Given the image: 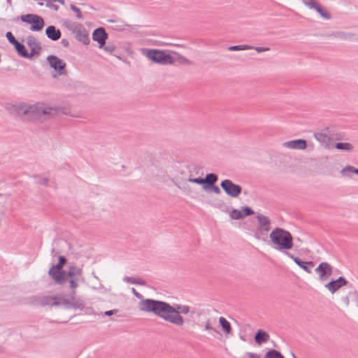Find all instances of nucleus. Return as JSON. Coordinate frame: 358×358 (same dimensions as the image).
Wrapping results in <instances>:
<instances>
[{"label": "nucleus", "mask_w": 358, "mask_h": 358, "mask_svg": "<svg viewBox=\"0 0 358 358\" xmlns=\"http://www.w3.org/2000/svg\"><path fill=\"white\" fill-rule=\"evenodd\" d=\"M64 24L69 31L75 34L76 40L85 45L90 44L89 33L83 24L69 20H65Z\"/></svg>", "instance_id": "nucleus-4"}, {"label": "nucleus", "mask_w": 358, "mask_h": 358, "mask_svg": "<svg viewBox=\"0 0 358 358\" xmlns=\"http://www.w3.org/2000/svg\"><path fill=\"white\" fill-rule=\"evenodd\" d=\"M257 52H263L266 51H268L270 49L266 47H254V48Z\"/></svg>", "instance_id": "nucleus-48"}, {"label": "nucleus", "mask_w": 358, "mask_h": 358, "mask_svg": "<svg viewBox=\"0 0 358 358\" xmlns=\"http://www.w3.org/2000/svg\"><path fill=\"white\" fill-rule=\"evenodd\" d=\"M48 181H49V179L48 178H43V182H44L45 185H48Z\"/></svg>", "instance_id": "nucleus-55"}, {"label": "nucleus", "mask_w": 358, "mask_h": 358, "mask_svg": "<svg viewBox=\"0 0 358 358\" xmlns=\"http://www.w3.org/2000/svg\"><path fill=\"white\" fill-rule=\"evenodd\" d=\"M314 10H315L325 20H330L331 18V14L327 10V9L322 6L320 3H319Z\"/></svg>", "instance_id": "nucleus-28"}, {"label": "nucleus", "mask_w": 358, "mask_h": 358, "mask_svg": "<svg viewBox=\"0 0 358 358\" xmlns=\"http://www.w3.org/2000/svg\"><path fill=\"white\" fill-rule=\"evenodd\" d=\"M208 189H210L212 192H213L216 194H220L221 193V190H220V187L218 186L215 185V184L209 186L208 187Z\"/></svg>", "instance_id": "nucleus-45"}, {"label": "nucleus", "mask_w": 358, "mask_h": 358, "mask_svg": "<svg viewBox=\"0 0 358 358\" xmlns=\"http://www.w3.org/2000/svg\"><path fill=\"white\" fill-rule=\"evenodd\" d=\"M325 287L332 294L335 293L340 289V287H338V282H336V280H331L330 282L327 283L325 285Z\"/></svg>", "instance_id": "nucleus-31"}, {"label": "nucleus", "mask_w": 358, "mask_h": 358, "mask_svg": "<svg viewBox=\"0 0 358 358\" xmlns=\"http://www.w3.org/2000/svg\"><path fill=\"white\" fill-rule=\"evenodd\" d=\"M54 2H58V3H60L61 4H64V3H65L64 0H54Z\"/></svg>", "instance_id": "nucleus-54"}, {"label": "nucleus", "mask_w": 358, "mask_h": 358, "mask_svg": "<svg viewBox=\"0 0 358 358\" xmlns=\"http://www.w3.org/2000/svg\"><path fill=\"white\" fill-rule=\"evenodd\" d=\"M345 302L346 305H348V304H349V299H348V297H345Z\"/></svg>", "instance_id": "nucleus-56"}, {"label": "nucleus", "mask_w": 358, "mask_h": 358, "mask_svg": "<svg viewBox=\"0 0 358 358\" xmlns=\"http://www.w3.org/2000/svg\"><path fill=\"white\" fill-rule=\"evenodd\" d=\"M289 258L293 259L296 264H297L300 268L304 270L308 273H311V268L314 266V263L312 261L309 262H303L299 257H294L291 253L286 252L285 253Z\"/></svg>", "instance_id": "nucleus-16"}, {"label": "nucleus", "mask_w": 358, "mask_h": 358, "mask_svg": "<svg viewBox=\"0 0 358 358\" xmlns=\"http://www.w3.org/2000/svg\"><path fill=\"white\" fill-rule=\"evenodd\" d=\"M70 8L71 10L74 11L76 13L77 18L83 19V16L79 8H78L73 4H70Z\"/></svg>", "instance_id": "nucleus-41"}, {"label": "nucleus", "mask_w": 358, "mask_h": 358, "mask_svg": "<svg viewBox=\"0 0 358 358\" xmlns=\"http://www.w3.org/2000/svg\"><path fill=\"white\" fill-rule=\"evenodd\" d=\"M171 182L179 189L184 192L185 195L189 196L192 194L193 189L186 182H180L176 178H171Z\"/></svg>", "instance_id": "nucleus-19"}, {"label": "nucleus", "mask_w": 358, "mask_h": 358, "mask_svg": "<svg viewBox=\"0 0 358 358\" xmlns=\"http://www.w3.org/2000/svg\"><path fill=\"white\" fill-rule=\"evenodd\" d=\"M102 48H103L106 51L109 52H113L115 50V46L113 44L104 45Z\"/></svg>", "instance_id": "nucleus-46"}, {"label": "nucleus", "mask_w": 358, "mask_h": 358, "mask_svg": "<svg viewBox=\"0 0 358 358\" xmlns=\"http://www.w3.org/2000/svg\"><path fill=\"white\" fill-rule=\"evenodd\" d=\"M335 148L345 151H352L353 150V146L349 143H337Z\"/></svg>", "instance_id": "nucleus-33"}, {"label": "nucleus", "mask_w": 358, "mask_h": 358, "mask_svg": "<svg viewBox=\"0 0 358 358\" xmlns=\"http://www.w3.org/2000/svg\"><path fill=\"white\" fill-rule=\"evenodd\" d=\"M152 176L156 180L159 182H164L169 178L166 170L157 166H155L152 169Z\"/></svg>", "instance_id": "nucleus-20"}, {"label": "nucleus", "mask_w": 358, "mask_h": 358, "mask_svg": "<svg viewBox=\"0 0 358 358\" xmlns=\"http://www.w3.org/2000/svg\"><path fill=\"white\" fill-rule=\"evenodd\" d=\"M48 38L52 41H57L61 38L62 34L59 29L53 25L48 26L45 29Z\"/></svg>", "instance_id": "nucleus-21"}, {"label": "nucleus", "mask_w": 358, "mask_h": 358, "mask_svg": "<svg viewBox=\"0 0 358 358\" xmlns=\"http://www.w3.org/2000/svg\"><path fill=\"white\" fill-rule=\"evenodd\" d=\"M357 301H358V295H357Z\"/></svg>", "instance_id": "nucleus-62"}, {"label": "nucleus", "mask_w": 358, "mask_h": 358, "mask_svg": "<svg viewBox=\"0 0 358 358\" xmlns=\"http://www.w3.org/2000/svg\"><path fill=\"white\" fill-rule=\"evenodd\" d=\"M219 323L222 327L223 331L227 334H230L231 333V327L230 323L223 317H220L219 318Z\"/></svg>", "instance_id": "nucleus-29"}, {"label": "nucleus", "mask_w": 358, "mask_h": 358, "mask_svg": "<svg viewBox=\"0 0 358 358\" xmlns=\"http://www.w3.org/2000/svg\"><path fill=\"white\" fill-rule=\"evenodd\" d=\"M46 6L53 8L55 10H57L59 8L58 6L52 4L50 2H48L46 3Z\"/></svg>", "instance_id": "nucleus-52"}, {"label": "nucleus", "mask_w": 358, "mask_h": 358, "mask_svg": "<svg viewBox=\"0 0 358 358\" xmlns=\"http://www.w3.org/2000/svg\"><path fill=\"white\" fill-rule=\"evenodd\" d=\"M254 47L249 45H232L227 48L229 51H239V50H253Z\"/></svg>", "instance_id": "nucleus-32"}, {"label": "nucleus", "mask_w": 358, "mask_h": 358, "mask_svg": "<svg viewBox=\"0 0 358 358\" xmlns=\"http://www.w3.org/2000/svg\"><path fill=\"white\" fill-rule=\"evenodd\" d=\"M257 219L259 226L257 227L255 236L257 239H261L260 235L266 234L271 229V221L266 215L257 213Z\"/></svg>", "instance_id": "nucleus-9"}, {"label": "nucleus", "mask_w": 358, "mask_h": 358, "mask_svg": "<svg viewBox=\"0 0 358 358\" xmlns=\"http://www.w3.org/2000/svg\"><path fill=\"white\" fill-rule=\"evenodd\" d=\"M61 43L64 48H67L69 45V42L66 38H62L61 41Z\"/></svg>", "instance_id": "nucleus-51"}, {"label": "nucleus", "mask_w": 358, "mask_h": 358, "mask_svg": "<svg viewBox=\"0 0 358 358\" xmlns=\"http://www.w3.org/2000/svg\"><path fill=\"white\" fill-rule=\"evenodd\" d=\"M57 302L59 303V306L64 305L67 308H71V297L69 299H66L64 297H57Z\"/></svg>", "instance_id": "nucleus-36"}, {"label": "nucleus", "mask_w": 358, "mask_h": 358, "mask_svg": "<svg viewBox=\"0 0 358 358\" xmlns=\"http://www.w3.org/2000/svg\"><path fill=\"white\" fill-rule=\"evenodd\" d=\"M187 181L192 183H196L198 185H202L203 189H204V180L202 178H189Z\"/></svg>", "instance_id": "nucleus-39"}, {"label": "nucleus", "mask_w": 358, "mask_h": 358, "mask_svg": "<svg viewBox=\"0 0 358 358\" xmlns=\"http://www.w3.org/2000/svg\"><path fill=\"white\" fill-rule=\"evenodd\" d=\"M220 186L226 194L231 197H238L242 192L241 186L234 183L229 179L222 180L220 183Z\"/></svg>", "instance_id": "nucleus-8"}, {"label": "nucleus", "mask_w": 358, "mask_h": 358, "mask_svg": "<svg viewBox=\"0 0 358 358\" xmlns=\"http://www.w3.org/2000/svg\"><path fill=\"white\" fill-rule=\"evenodd\" d=\"M117 312H118L117 309H113V310H110L106 311L104 313V314H105V315L110 316V315L116 314Z\"/></svg>", "instance_id": "nucleus-49"}, {"label": "nucleus", "mask_w": 358, "mask_h": 358, "mask_svg": "<svg viewBox=\"0 0 358 358\" xmlns=\"http://www.w3.org/2000/svg\"><path fill=\"white\" fill-rule=\"evenodd\" d=\"M204 180V189L207 190L208 187L213 184H215V182L218 180V177L215 173H207L206 175Z\"/></svg>", "instance_id": "nucleus-24"}, {"label": "nucleus", "mask_w": 358, "mask_h": 358, "mask_svg": "<svg viewBox=\"0 0 358 358\" xmlns=\"http://www.w3.org/2000/svg\"><path fill=\"white\" fill-rule=\"evenodd\" d=\"M269 238L278 250H288L294 246L291 233L284 229L274 228L270 233Z\"/></svg>", "instance_id": "nucleus-3"}, {"label": "nucleus", "mask_w": 358, "mask_h": 358, "mask_svg": "<svg viewBox=\"0 0 358 358\" xmlns=\"http://www.w3.org/2000/svg\"><path fill=\"white\" fill-rule=\"evenodd\" d=\"M38 5H39V6H43V2H41V1H39Z\"/></svg>", "instance_id": "nucleus-58"}, {"label": "nucleus", "mask_w": 358, "mask_h": 358, "mask_svg": "<svg viewBox=\"0 0 358 358\" xmlns=\"http://www.w3.org/2000/svg\"><path fill=\"white\" fill-rule=\"evenodd\" d=\"M108 35L103 27H99L92 32V39L99 43V47L102 48L106 45Z\"/></svg>", "instance_id": "nucleus-14"}, {"label": "nucleus", "mask_w": 358, "mask_h": 358, "mask_svg": "<svg viewBox=\"0 0 358 358\" xmlns=\"http://www.w3.org/2000/svg\"><path fill=\"white\" fill-rule=\"evenodd\" d=\"M205 329L208 331H212L213 333L220 334V333L218 330H217L215 328L213 327L210 325L209 320H208L205 324Z\"/></svg>", "instance_id": "nucleus-43"}, {"label": "nucleus", "mask_w": 358, "mask_h": 358, "mask_svg": "<svg viewBox=\"0 0 358 358\" xmlns=\"http://www.w3.org/2000/svg\"><path fill=\"white\" fill-rule=\"evenodd\" d=\"M315 271L318 275V280L324 282L332 275L333 268L329 263L323 262L317 266Z\"/></svg>", "instance_id": "nucleus-10"}, {"label": "nucleus", "mask_w": 358, "mask_h": 358, "mask_svg": "<svg viewBox=\"0 0 358 358\" xmlns=\"http://www.w3.org/2000/svg\"><path fill=\"white\" fill-rule=\"evenodd\" d=\"M291 355H292V358H297L294 352H292Z\"/></svg>", "instance_id": "nucleus-57"}, {"label": "nucleus", "mask_w": 358, "mask_h": 358, "mask_svg": "<svg viewBox=\"0 0 358 358\" xmlns=\"http://www.w3.org/2000/svg\"><path fill=\"white\" fill-rule=\"evenodd\" d=\"M6 37L9 41V43L13 45L17 42V40L15 38V36L10 31H8L6 34Z\"/></svg>", "instance_id": "nucleus-42"}, {"label": "nucleus", "mask_w": 358, "mask_h": 358, "mask_svg": "<svg viewBox=\"0 0 358 358\" xmlns=\"http://www.w3.org/2000/svg\"><path fill=\"white\" fill-rule=\"evenodd\" d=\"M340 173L343 177L351 178L352 173L358 176V169L353 166L348 165L341 169Z\"/></svg>", "instance_id": "nucleus-25"}, {"label": "nucleus", "mask_w": 358, "mask_h": 358, "mask_svg": "<svg viewBox=\"0 0 358 358\" xmlns=\"http://www.w3.org/2000/svg\"><path fill=\"white\" fill-rule=\"evenodd\" d=\"M38 5H39V6H43V2H41V1H39Z\"/></svg>", "instance_id": "nucleus-59"}, {"label": "nucleus", "mask_w": 358, "mask_h": 358, "mask_svg": "<svg viewBox=\"0 0 358 358\" xmlns=\"http://www.w3.org/2000/svg\"><path fill=\"white\" fill-rule=\"evenodd\" d=\"M336 281L338 282V287H340V288L348 284L346 279L342 276H340L338 279L336 280Z\"/></svg>", "instance_id": "nucleus-44"}, {"label": "nucleus", "mask_w": 358, "mask_h": 358, "mask_svg": "<svg viewBox=\"0 0 358 358\" xmlns=\"http://www.w3.org/2000/svg\"><path fill=\"white\" fill-rule=\"evenodd\" d=\"M20 20L24 22L31 24L30 30L32 31H39L42 30L45 25L43 17L36 14L21 15Z\"/></svg>", "instance_id": "nucleus-7"}, {"label": "nucleus", "mask_w": 358, "mask_h": 358, "mask_svg": "<svg viewBox=\"0 0 358 358\" xmlns=\"http://www.w3.org/2000/svg\"><path fill=\"white\" fill-rule=\"evenodd\" d=\"M124 281L131 283V284H134V285H146V282L141 278H136L135 279L132 277H129V276L124 277Z\"/></svg>", "instance_id": "nucleus-30"}, {"label": "nucleus", "mask_w": 358, "mask_h": 358, "mask_svg": "<svg viewBox=\"0 0 358 358\" xmlns=\"http://www.w3.org/2000/svg\"><path fill=\"white\" fill-rule=\"evenodd\" d=\"M8 110L10 114L29 121H44L61 112L59 108L50 107L40 103L34 105L16 103L9 107Z\"/></svg>", "instance_id": "nucleus-2"}, {"label": "nucleus", "mask_w": 358, "mask_h": 358, "mask_svg": "<svg viewBox=\"0 0 358 358\" xmlns=\"http://www.w3.org/2000/svg\"><path fill=\"white\" fill-rule=\"evenodd\" d=\"M66 263V259L64 256H59L58 263L56 265H53L55 268L62 269L65 264Z\"/></svg>", "instance_id": "nucleus-38"}, {"label": "nucleus", "mask_w": 358, "mask_h": 358, "mask_svg": "<svg viewBox=\"0 0 358 358\" xmlns=\"http://www.w3.org/2000/svg\"><path fill=\"white\" fill-rule=\"evenodd\" d=\"M229 217L232 220H241L244 218L242 212L237 209H233L229 213Z\"/></svg>", "instance_id": "nucleus-35"}, {"label": "nucleus", "mask_w": 358, "mask_h": 358, "mask_svg": "<svg viewBox=\"0 0 358 358\" xmlns=\"http://www.w3.org/2000/svg\"><path fill=\"white\" fill-rule=\"evenodd\" d=\"M27 43L31 49V52L29 53V57L31 58L35 55H39L41 50L40 43L34 36H28L27 38Z\"/></svg>", "instance_id": "nucleus-15"}, {"label": "nucleus", "mask_w": 358, "mask_h": 358, "mask_svg": "<svg viewBox=\"0 0 358 358\" xmlns=\"http://www.w3.org/2000/svg\"><path fill=\"white\" fill-rule=\"evenodd\" d=\"M52 1H54V0H52Z\"/></svg>", "instance_id": "nucleus-63"}, {"label": "nucleus", "mask_w": 358, "mask_h": 358, "mask_svg": "<svg viewBox=\"0 0 358 358\" xmlns=\"http://www.w3.org/2000/svg\"><path fill=\"white\" fill-rule=\"evenodd\" d=\"M180 58H181V59L182 60V63L183 64H191V62L187 59H185V57H180Z\"/></svg>", "instance_id": "nucleus-53"}, {"label": "nucleus", "mask_w": 358, "mask_h": 358, "mask_svg": "<svg viewBox=\"0 0 358 358\" xmlns=\"http://www.w3.org/2000/svg\"><path fill=\"white\" fill-rule=\"evenodd\" d=\"M249 358H261L259 355L253 352H246L245 354Z\"/></svg>", "instance_id": "nucleus-50"}, {"label": "nucleus", "mask_w": 358, "mask_h": 358, "mask_svg": "<svg viewBox=\"0 0 358 358\" xmlns=\"http://www.w3.org/2000/svg\"><path fill=\"white\" fill-rule=\"evenodd\" d=\"M138 309L143 312L152 313L164 321L179 327L185 324V319L182 314L186 315L190 311V307L187 305L171 306L167 302L152 299H146L140 301Z\"/></svg>", "instance_id": "nucleus-1"}, {"label": "nucleus", "mask_w": 358, "mask_h": 358, "mask_svg": "<svg viewBox=\"0 0 358 358\" xmlns=\"http://www.w3.org/2000/svg\"><path fill=\"white\" fill-rule=\"evenodd\" d=\"M303 3L310 9H315L320 2L317 0H302Z\"/></svg>", "instance_id": "nucleus-37"}, {"label": "nucleus", "mask_w": 358, "mask_h": 358, "mask_svg": "<svg viewBox=\"0 0 358 358\" xmlns=\"http://www.w3.org/2000/svg\"><path fill=\"white\" fill-rule=\"evenodd\" d=\"M264 358H285L283 355L278 350H268Z\"/></svg>", "instance_id": "nucleus-34"}, {"label": "nucleus", "mask_w": 358, "mask_h": 358, "mask_svg": "<svg viewBox=\"0 0 358 358\" xmlns=\"http://www.w3.org/2000/svg\"><path fill=\"white\" fill-rule=\"evenodd\" d=\"M255 341L258 345L266 343L270 338L269 334L264 330H258L255 335Z\"/></svg>", "instance_id": "nucleus-22"}, {"label": "nucleus", "mask_w": 358, "mask_h": 358, "mask_svg": "<svg viewBox=\"0 0 358 358\" xmlns=\"http://www.w3.org/2000/svg\"><path fill=\"white\" fill-rule=\"evenodd\" d=\"M47 61L51 68L55 69L59 76L66 74V63L58 57L50 55L48 56Z\"/></svg>", "instance_id": "nucleus-12"}, {"label": "nucleus", "mask_w": 358, "mask_h": 358, "mask_svg": "<svg viewBox=\"0 0 358 358\" xmlns=\"http://www.w3.org/2000/svg\"><path fill=\"white\" fill-rule=\"evenodd\" d=\"M14 46L16 52L20 57H22L24 58H29V52H27L25 46L22 43L17 41L14 45Z\"/></svg>", "instance_id": "nucleus-27"}, {"label": "nucleus", "mask_w": 358, "mask_h": 358, "mask_svg": "<svg viewBox=\"0 0 358 358\" xmlns=\"http://www.w3.org/2000/svg\"><path fill=\"white\" fill-rule=\"evenodd\" d=\"M36 303L41 306H58L59 303L57 302V296H44L38 298L36 300Z\"/></svg>", "instance_id": "nucleus-18"}, {"label": "nucleus", "mask_w": 358, "mask_h": 358, "mask_svg": "<svg viewBox=\"0 0 358 358\" xmlns=\"http://www.w3.org/2000/svg\"><path fill=\"white\" fill-rule=\"evenodd\" d=\"M66 276L73 294H76V289L78 286V283L84 281L82 268L77 266L75 264H71L69 267Z\"/></svg>", "instance_id": "nucleus-5"}, {"label": "nucleus", "mask_w": 358, "mask_h": 358, "mask_svg": "<svg viewBox=\"0 0 358 358\" xmlns=\"http://www.w3.org/2000/svg\"><path fill=\"white\" fill-rule=\"evenodd\" d=\"M76 294L71 292V308L83 309L84 307L83 301L75 296Z\"/></svg>", "instance_id": "nucleus-26"}, {"label": "nucleus", "mask_w": 358, "mask_h": 358, "mask_svg": "<svg viewBox=\"0 0 358 358\" xmlns=\"http://www.w3.org/2000/svg\"><path fill=\"white\" fill-rule=\"evenodd\" d=\"M241 212L244 217L255 214L254 210L249 206L241 207Z\"/></svg>", "instance_id": "nucleus-40"}, {"label": "nucleus", "mask_w": 358, "mask_h": 358, "mask_svg": "<svg viewBox=\"0 0 358 358\" xmlns=\"http://www.w3.org/2000/svg\"><path fill=\"white\" fill-rule=\"evenodd\" d=\"M283 146L296 150H304L307 147V142L303 139H296L285 142Z\"/></svg>", "instance_id": "nucleus-17"}, {"label": "nucleus", "mask_w": 358, "mask_h": 358, "mask_svg": "<svg viewBox=\"0 0 358 358\" xmlns=\"http://www.w3.org/2000/svg\"><path fill=\"white\" fill-rule=\"evenodd\" d=\"M315 138L325 148H329L331 140V134L329 127L318 129L314 133Z\"/></svg>", "instance_id": "nucleus-11"}, {"label": "nucleus", "mask_w": 358, "mask_h": 358, "mask_svg": "<svg viewBox=\"0 0 358 358\" xmlns=\"http://www.w3.org/2000/svg\"><path fill=\"white\" fill-rule=\"evenodd\" d=\"M131 291H132V293L134 294V295L138 298V299H141V301H143V295L141 294H140L139 292H138L134 288H132L131 289Z\"/></svg>", "instance_id": "nucleus-47"}, {"label": "nucleus", "mask_w": 358, "mask_h": 358, "mask_svg": "<svg viewBox=\"0 0 358 358\" xmlns=\"http://www.w3.org/2000/svg\"><path fill=\"white\" fill-rule=\"evenodd\" d=\"M146 57L152 62L160 64H172L174 63V58L166 53L164 50H144Z\"/></svg>", "instance_id": "nucleus-6"}, {"label": "nucleus", "mask_w": 358, "mask_h": 358, "mask_svg": "<svg viewBox=\"0 0 358 358\" xmlns=\"http://www.w3.org/2000/svg\"><path fill=\"white\" fill-rule=\"evenodd\" d=\"M48 275L57 285H63L67 282L66 271L63 269L55 268L54 266L49 269Z\"/></svg>", "instance_id": "nucleus-13"}, {"label": "nucleus", "mask_w": 358, "mask_h": 358, "mask_svg": "<svg viewBox=\"0 0 358 358\" xmlns=\"http://www.w3.org/2000/svg\"><path fill=\"white\" fill-rule=\"evenodd\" d=\"M55 252V249H52V253Z\"/></svg>", "instance_id": "nucleus-60"}, {"label": "nucleus", "mask_w": 358, "mask_h": 358, "mask_svg": "<svg viewBox=\"0 0 358 358\" xmlns=\"http://www.w3.org/2000/svg\"><path fill=\"white\" fill-rule=\"evenodd\" d=\"M1 352H2V350H1V348H0V353H1Z\"/></svg>", "instance_id": "nucleus-61"}, {"label": "nucleus", "mask_w": 358, "mask_h": 358, "mask_svg": "<svg viewBox=\"0 0 358 358\" xmlns=\"http://www.w3.org/2000/svg\"><path fill=\"white\" fill-rule=\"evenodd\" d=\"M335 38L342 40L356 39L358 41V34L345 31H337L332 34Z\"/></svg>", "instance_id": "nucleus-23"}]
</instances>
